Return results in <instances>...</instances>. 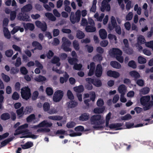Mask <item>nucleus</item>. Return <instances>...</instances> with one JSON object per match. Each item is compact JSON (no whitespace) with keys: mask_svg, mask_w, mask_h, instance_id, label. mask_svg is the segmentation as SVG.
I'll list each match as a JSON object with an SVG mask.
<instances>
[{"mask_svg":"<svg viewBox=\"0 0 153 153\" xmlns=\"http://www.w3.org/2000/svg\"><path fill=\"white\" fill-rule=\"evenodd\" d=\"M110 65L112 67L116 69H120L121 68V65L115 61H112L111 62Z\"/></svg>","mask_w":153,"mask_h":153,"instance_id":"obj_29","label":"nucleus"},{"mask_svg":"<svg viewBox=\"0 0 153 153\" xmlns=\"http://www.w3.org/2000/svg\"><path fill=\"white\" fill-rule=\"evenodd\" d=\"M134 10L135 11H137V13L140 15L141 13V8L140 7H139L137 4H136L134 7Z\"/></svg>","mask_w":153,"mask_h":153,"instance_id":"obj_47","label":"nucleus"},{"mask_svg":"<svg viewBox=\"0 0 153 153\" xmlns=\"http://www.w3.org/2000/svg\"><path fill=\"white\" fill-rule=\"evenodd\" d=\"M13 54V51L12 50H8L5 52V55L7 57H11Z\"/></svg>","mask_w":153,"mask_h":153,"instance_id":"obj_63","label":"nucleus"},{"mask_svg":"<svg viewBox=\"0 0 153 153\" xmlns=\"http://www.w3.org/2000/svg\"><path fill=\"white\" fill-rule=\"evenodd\" d=\"M32 8V6L30 4H28L24 6L21 9L22 12H27L30 11Z\"/></svg>","mask_w":153,"mask_h":153,"instance_id":"obj_27","label":"nucleus"},{"mask_svg":"<svg viewBox=\"0 0 153 153\" xmlns=\"http://www.w3.org/2000/svg\"><path fill=\"white\" fill-rule=\"evenodd\" d=\"M33 144L32 142H28L24 145H21V146L23 149H28L31 147L33 146Z\"/></svg>","mask_w":153,"mask_h":153,"instance_id":"obj_32","label":"nucleus"},{"mask_svg":"<svg viewBox=\"0 0 153 153\" xmlns=\"http://www.w3.org/2000/svg\"><path fill=\"white\" fill-rule=\"evenodd\" d=\"M107 74L108 76L114 78H117L120 76V74L119 72L111 70L108 71L107 72Z\"/></svg>","mask_w":153,"mask_h":153,"instance_id":"obj_18","label":"nucleus"},{"mask_svg":"<svg viewBox=\"0 0 153 153\" xmlns=\"http://www.w3.org/2000/svg\"><path fill=\"white\" fill-rule=\"evenodd\" d=\"M64 77V78L63 77H61L60 78V81L61 83H63L65 82H66L69 76L68 74L66 73L65 72Z\"/></svg>","mask_w":153,"mask_h":153,"instance_id":"obj_42","label":"nucleus"},{"mask_svg":"<svg viewBox=\"0 0 153 153\" xmlns=\"http://www.w3.org/2000/svg\"><path fill=\"white\" fill-rule=\"evenodd\" d=\"M138 63L141 64L145 63L146 62V59L142 56H140L138 57Z\"/></svg>","mask_w":153,"mask_h":153,"instance_id":"obj_51","label":"nucleus"},{"mask_svg":"<svg viewBox=\"0 0 153 153\" xmlns=\"http://www.w3.org/2000/svg\"><path fill=\"white\" fill-rule=\"evenodd\" d=\"M102 68L101 65L100 64L98 65L96 67L95 75L97 77H100L102 75Z\"/></svg>","mask_w":153,"mask_h":153,"instance_id":"obj_17","label":"nucleus"},{"mask_svg":"<svg viewBox=\"0 0 153 153\" xmlns=\"http://www.w3.org/2000/svg\"><path fill=\"white\" fill-rule=\"evenodd\" d=\"M13 139V138L11 137L4 140V141H3L1 142V145L2 146H4L6 145L9 142L12 140Z\"/></svg>","mask_w":153,"mask_h":153,"instance_id":"obj_60","label":"nucleus"},{"mask_svg":"<svg viewBox=\"0 0 153 153\" xmlns=\"http://www.w3.org/2000/svg\"><path fill=\"white\" fill-rule=\"evenodd\" d=\"M97 2V0H94L93 2V5L90 9V11L93 12H95L96 9V4Z\"/></svg>","mask_w":153,"mask_h":153,"instance_id":"obj_48","label":"nucleus"},{"mask_svg":"<svg viewBox=\"0 0 153 153\" xmlns=\"http://www.w3.org/2000/svg\"><path fill=\"white\" fill-rule=\"evenodd\" d=\"M28 125L27 123H25L20 126L16 130L14 135H16L23 133L27 134L28 132V130L26 128L28 127Z\"/></svg>","mask_w":153,"mask_h":153,"instance_id":"obj_8","label":"nucleus"},{"mask_svg":"<svg viewBox=\"0 0 153 153\" xmlns=\"http://www.w3.org/2000/svg\"><path fill=\"white\" fill-rule=\"evenodd\" d=\"M63 44L62 48L65 51H71V49L68 47L71 44V42L68 39L65 37H63L62 39Z\"/></svg>","mask_w":153,"mask_h":153,"instance_id":"obj_10","label":"nucleus"},{"mask_svg":"<svg viewBox=\"0 0 153 153\" xmlns=\"http://www.w3.org/2000/svg\"><path fill=\"white\" fill-rule=\"evenodd\" d=\"M48 118L50 119L54 120H58L62 119V118L61 117L59 116H50L48 117Z\"/></svg>","mask_w":153,"mask_h":153,"instance_id":"obj_54","label":"nucleus"},{"mask_svg":"<svg viewBox=\"0 0 153 153\" xmlns=\"http://www.w3.org/2000/svg\"><path fill=\"white\" fill-rule=\"evenodd\" d=\"M63 95V91L61 90H57L54 94L53 100L54 101L57 102L59 101L62 98Z\"/></svg>","mask_w":153,"mask_h":153,"instance_id":"obj_12","label":"nucleus"},{"mask_svg":"<svg viewBox=\"0 0 153 153\" xmlns=\"http://www.w3.org/2000/svg\"><path fill=\"white\" fill-rule=\"evenodd\" d=\"M89 97L90 98V99L85 100H84L85 104L88 106L89 105L88 102L90 100H92V101H94L96 97L95 93L94 92H91L89 94H84V99Z\"/></svg>","mask_w":153,"mask_h":153,"instance_id":"obj_9","label":"nucleus"},{"mask_svg":"<svg viewBox=\"0 0 153 153\" xmlns=\"http://www.w3.org/2000/svg\"><path fill=\"white\" fill-rule=\"evenodd\" d=\"M129 74L131 77L136 79L139 78L140 77V76L139 73L134 71L130 72Z\"/></svg>","mask_w":153,"mask_h":153,"instance_id":"obj_25","label":"nucleus"},{"mask_svg":"<svg viewBox=\"0 0 153 153\" xmlns=\"http://www.w3.org/2000/svg\"><path fill=\"white\" fill-rule=\"evenodd\" d=\"M34 79L35 81L39 82H44L47 80L45 77L41 75H39L36 77L34 78Z\"/></svg>","mask_w":153,"mask_h":153,"instance_id":"obj_34","label":"nucleus"},{"mask_svg":"<svg viewBox=\"0 0 153 153\" xmlns=\"http://www.w3.org/2000/svg\"><path fill=\"white\" fill-rule=\"evenodd\" d=\"M89 118V114L88 113H85L80 116L79 117V119L80 120L84 121L88 120Z\"/></svg>","mask_w":153,"mask_h":153,"instance_id":"obj_31","label":"nucleus"},{"mask_svg":"<svg viewBox=\"0 0 153 153\" xmlns=\"http://www.w3.org/2000/svg\"><path fill=\"white\" fill-rule=\"evenodd\" d=\"M105 110V108H95L93 111L94 112L95 114H100L102 113Z\"/></svg>","mask_w":153,"mask_h":153,"instance_id":"obj_43","label":"nucleus"},{"mask_svg":"<svg viewBox=\"0 0 153 153\" xmlns=\"http://www.w3.org/2000/svg\"><path fill=\"white\" fill-rule=\"evenodd\" d=\"M53 125L52 123L51 122H49L47 120H45L41 123L39 124L40 127H45L44 128H40L37 130V132H48L50 131V129L48 128L51 127Z\"/></svg>","mask_w":153,"mask_h":153,"instance_id":"obj_5","label":"nucleus"},{"mask_svg":"<svg viewBox=\"0 0 153 153\" xmlns=\"http://www.w3.org/2000/svg\"><path fill=\"white\" fill-rule=\"evenodd\" d=\"M150 97L149 96H145L141 97L140 101L141 104L143 106V108L144 110L149 109L153 105V102H149Z\"/></svg>","mask_w":153,"mask_h":153,"instance_id":"obj_2","label":"nucleus"},{"mask_svg":"<svg viewBox=\"0 0 153 153\" xmlns=\"http://www.w3.org/2000/svg\"><path fill=\"white\" fill-rule=\"evenodd\" d=\"M146 40L143 36L140 35L137 38V43L140 45L146 43Z\"/></svg>","mask_w":153,"mask_h":153,"instance_id":"obj_26","label":"nucleus"},{"mask_svg":"<svg viewBox=\"0 0 153 153\" xmlns=\"http://www.w3.org/2000/svg\"><path fill=\"white\" fill-rule=\"evenodd\" d=\"M67 95L68 98L71 100L73 99L74 98V95L71 91L70 90H68L67 93Z\"/></svg>","mask_w":153,"mask_h":153,"instance_id":"obj_64","label":"nucleus"},{"mask_svg":"<svg viewBox=\"0 0 153 153\" xmlns=\"http://www.w3.org/2000/svg\"><path fill=\"white\" fill-rule=\"evenodd\" d=\"M104 16V13H102L99 16L98 13H96L94 15V17L97 20L99 21H101L102 20Z\"/></svg>","mask_w":153,"mask_h":153,"instance_id":"obj_44","label":"nucleus"},{"mask_svg":"<svg viewBox=\"0 0 153 153\" xmlns=\"http://www.w3.org/2000/svg\"><path fill=\"white\" fill-rule=\"evenodd\" d=\"M65 131L63 130H57L55 134L59 136V138L62 139L64 138Z\"/></svg>","mask_w":153,"mask_h":153,"instance_id":"obj_28","label":"nucleus"},{"mask_svg":"<svg viewBox=\"0 0 153 153\" xmlns=\"http://www.w3.org/2000/svg\"><path fill=\"white\" fill-rule=\"evenodd\" d=\"M76 36L79 39H81L84 37L85 34L82 31L80 30H78L77 32Z\"/></svg>","mask_w":153,"mask_h":153,"instance_id":"obj_53","label":"nucleus"},{"mask_svg":"<svg viewBox=\"0 0 153 153\" xmlns=\"http://www.w3.org/2000/svg\"><path fill=\"white\" fill-rule=\"evenodd\" d=\"M59 59L58 57L54 56L53 59L52 60V62L54 63H57L56 66H57V68L54 67L53 68V70L55 71L57 73L59 74H61L62 73V71L59 70L58 68L60 65V63L59 62Z\"/></svg>","mask_w":153,"mask_h":153,"instance_id":"obj_14","label":"nucleus"},{"mask_svg":"<svg viewBox=\"0 0 153 153\" xmlns=\"http://www.w3.org/2000/svg\"><path fill=\"white\" fill-rule=\"evenodd\" d=\"M74 91L77 93L82 92L84 90L83 87L82 85H80L78 86L74 87L73 88Z\"/></svg>","mask_w":153,"mask_h":153,"instance_id":"obj_37","label":"nucleus"},{"mask_svg":"<svg viewBox=\"0 0 153 153\" xmlns=\"http://www.w3.org/2000/svg\"><path fill=\"white\" fill-rule=\"evenodd\" d=\"M91 121L92 125H94L93 127L96 128L98 126L104 123L105 120L103 117L100 115H94L91 118Z\"/></svg>","mask_w":153,"mask_h":153,"instance_id":"obj_1","label":"nucleus"},{"mask_svg":"<svg viewBox=\"0 0 153 153\" xmlns=\"http://www.w3.org/2000/svg\"><path fill=\"white\" fill-rule=\"evenodd\" d=\"M133 16V13L131 12H129L126 15V19L127 20L129 21L132 19Z\"/></svg>","mask_w":153,"mask_h":153,"instance_id":"obj_57","label":"nucleus"},{"mask_svg":"<svg viewBox=\"0 0 153 153\" xmlns=\"http://www.w3.org/2000/svg\"><path fill=\"white\" fill-rule=\"evenodd\" d=\"M99 34L100 38L103 39H105L107 36V32L103 29H101L99 30Z\"/></svg>","mask_w":153,"mask_h":153,"instance_id":"obj_24","label":"nucleus"},{"mask_svg":"<svg viewBox=\"0 0 153 153\" xmlns=\"http://www.w3.org/2000/svg\"><path fill=\"white\" fill-rule=\"evenodd\" d=\"M145 45L147 47L152 49L153 51V40L146 42Z\"/></svg>","mask_w":153,"mask_h":153,"instance_id":"obj_58","label":"nucleus"},{"mask_svg":"<svg viewBox=\"0 0 153 153\" xmlns=\"http://www.w3.org/2000/svg\"><path fill=\"white\" fill-rule=\"evenodd\" d=\"M43 106L44 111L48 113L50 107L49 103L47 102H45L43 104Z\"/></svg>","mask_w":153,"mask_h":153,"instance_id":"obj_46","label":"nucleus"},{"mask_svg":"<svg viewBox=\"0 0 153 153\" xmlns=\"http://www.w3.org/2000/svg\"><path fill=\"white\" fill-rule=\"evenodd\" d=\"M19 94L15 92L13 93L12 95V98L14 100H18L19 98Z\"/></svg>","mask_w":153,"mask_h":153,"instance_id":"obj_62","label":"nucleus"},{"mask_svg":"<svg viewBox=\"0 0 153 153\" xmlns=\"http://www.w3.org/2000/svg\"><path fill=\"white\" fill-rule=\"evenodd\" d=\"M128 65L129 66L133 68H135L137 67L136 63L133 60H131L129 62Z\"/></svg>","mask_w":153,"mask_h":153,"instance_id":"obj_56","label":"nucleus"},{"mask_svg":"<svg viewBox=\"0 0 153 153\" xmlns=\"http://www.w3.org/2000/svg\"><path fill=\"white\" fill-rule=\"evenodd\" d=\"M1 76L2 79L5 82H8L10 81V78L8 75L4 74L3 73H2Z\"/></svg>","mask_w":153,"mask_h":153,"instance_id":"obj_36","label":"nucleus"},{"mask_svg":"<svg viewBox=\"0 0 153 153\" xmlns=\"http://www.w3.org/2000/svg\"><path fill=\"white\" fill-rule=\"evenodd\" d=\"M21 94L23 99L27 100L31 95L30 90L27 87H23L21 89Z\"/></svg>","mask_w":153,"mask_h":153,"instance_id":"obj_6","label":"nucleus"},{"mask_svg":"<svg viewBox=\"0 0 153 153\" xmlns=\"http://www.w3.org/2000/svg\"><path fill=\"white\" fill-rule=\"evenodd\" d=\"M131 116L129 114H127L124 116L121 117L120 119L122 120H128L131 119Z\"/></svg>","mask_w":153,"mask_h":153,"instance_id":"obj_50","label":"nucleus"},{"mask_svg":"<svg viewBox=\"0 0 153 153\" xmlns=\"http://www.w3.org/2000/svg\"><path fill=\"white\" fill-rule=\"evenodd\" d=\"M149 88L148 87H145L140 90V94H148L149 91Z\"/></svg>","mask_w":153,"mask_h":153,"instance_id":"obj_45","label":"nucleus"},{"mask_svg":"<svg viewBox=\"0 0 153 153\" xmlns=\"http://www.w3.org/2000/svg\"><path fill=\"white\" fill-rule=\"evenodd\" d=\"M95 65L94 62H91L90 65L88 66V68L89 69L88 73V76H91L94 73V70L95 68Z\"/></svg>","mask_w":153,"mask_h":153,"instance_id":"obj_21","label":"nucleus"},{"mask_svg":"<svg viewBox=\"0 0 153 153\" xmlns=\"http://www.w3.org/2000/svg\"><path fill=\"white\" fill-rule=\"evenodd\" d=\"M123 42L125 46L123 48V51L128 54H131L132 53L133 51L132 49L128 47V42L127 39H124Z\"/></svg>","mask_w":153,"mask_h":153,"instance_id":"obj_15","label":"nucleus"},{"mask_svg":"<svg viewBox=\"0 0 153 153\" xmlns=\"http://www.w3.org/2000/svg\"><path fill=\"white\" fill-rule=\"evenodd\" d=\"M4 93L3 90H0V109L2 108V106L1 103L3 102L4 97L3 94Z\"/></svg>","mask_w":153,"mask_h":153,"instance_id":"obj_49","label":"nucleus"},{"mask_svg":"<svg viewBox=\"0 0 153 153\" xmlns=\"http://www.w3.org/2000/svg\"><path fill=\"white\" fill-rule=\"evenodd\" d=\"M86 80L89 84L92 83L96 87H100L102 85L101 80L99 79H96L94 80L92 78H86Z\"/></svg>","mask_w":153,"mask_h":153,"instance_id":"obj_13","label":"nucleus"},{"mask_svg":"<svg viewBox=\"0 0 153 153\" xmlns=\"http://www.w3.org/2000/svg\"><path fill=\"white\" fill-rule=\"evenodd\" d=\"M118 91L121 94H125L127 91V87L125 85L121 84L118 87Z\"/></svg>","mask_w":153,"mask_h":153,"instance_id":"obj_20","label":"nucleus"},{"mask_svg":"<svg viewBox=\"0 0 153 153\" xmlns=\"http://www.w3.org/2000/svg\"><path fill=\"white\" fill-rule=\"evenodd\" d=\"M108 38L109 39L110 42L116 43V37L114 35L111 34H109L108 35Z\"/></svg>","mask_w":153,"mask_h":153,"instance_id":"obj_38","label":"nucleus"},{"mask_svg":"<svg viewBox=\"0 0 153 153\" xmlns=\"http://www.w3.org/2000/svg\"><path fill=\"white\" fill-rule=\"evenodd\" d=\"M81 11L79 10H77L75 13V16H74V13L71 12L70 16V20L72 23L74 24L79 22L81 18Z\"/></svg>","mask_w":153,"mask_h":153,"instance_id":"obj_7","label":"nucleus"},{"mask_svg":"<svg viewBox=\"0 0 153 153\" xmlns=\"http://www.w3.org/2000/svg\"><path fill=\"white\" fill-rule=\"evenodd\" d=\"M32 44L33 46L35 47L36 49L41 50L42 48V47L41 45L36 41H35L33 42L32 43Z\"/></svg>","mask_w":153,"mask_h":153,"instance_id":"obj_35","label":"nucleus"},{"mask_svg":"<svg viewBox=\"0 0 153 153\" xmlns=\"http://www.w3.org/2000/svg\"><path fill=\"white\" fill-rule=\"evenodd\" d=\"M35 24L37 27L40 28L42 31H44L46 30L47 26L45 22L42 23L39 21H36L35 22Z\"/></svg>","mask_w":153,"mask_h":153,"instance_id":"obj_16","label":"nucleus"},{"mask_svg":"<svg viewBox=\"0 0 153 153\" xmlns=\"http://www.w3.org/2000/svg\"><path fill=\"white\" fill-rule=\"evenodd\" d=\"M3 32L5 37L7 39H10V34L8 29L4 27Z\"/></svg>","mask_w":153,"mask_h":153,"instance_id":"obj_41","label":"nucleus"},{"mask_svg":"<svg viewBox=\"0 0 153 153\" xmlns=\"http://www.w3.org/2000/svg\"><path fill=\"white\" fill-rule=\"evenodd\" d=\"M18 19L20 20L28 21L30 19V17L26 14H24L22 13H19L18 16Z\"/></svg>","mask_w":153,"mask_h":153,"instance_id":"obj_19","label":"nucleus"},{"mask_svg":"<svg viewBox=\"0 0 153 153\" xmlns=\"http://www.w3.org/2000/svg\"><path fill=\"white\" fill-rule=\"evenodd\" d=\"M46 92L48 96H51L53 93V89L51 87H47L46 88Z\"/></svg>","mask_w":153,"mask_h":153,"instance_id":"obj_55","label":"nucleus"},{"mask_svg":"<svg viewBox=\"0 0 153 153\" xmlns=\"http://www.w3.org/2000/svg\"><path fill=\"white\" fill-rule=\"evenodd\" d=\"M35 116L34 114H32L28 117L27 119V121L28 122H32L35 119Z\"/></svg>","mask_w":153,"mask_h":153,"instance_id":"obj_59","label":"nucleus"},{"mask_svg":"<svg viewBox=\"0 0 153 153\" xmlns=\"http://www.w3.org/2000/svg\"><path fill=\"white\" fill-rule=\"evenodd\" d=\"M96 30L94 25L88 26L85 27V30L88 32H94Z\"/></svg>","mask_w":153,"mask_h":153,"instance_id":"obj_39","label":"nucleus"},{"mask_svg":"<svg viewBox=\"0 0 153 153\" xmlns=\"http://www.w3.org/2000/svg\"><path fill=\"white\" fill-rule=\"evenodd\" d=\"M10 117V115L8 113L3 114L1 116V119L4 120H7L9 119Z\"/></svg>","mask_w":153,"mask_h":153,"instance_id":"obj_61","label":"nucleus"},{"mask_svg":"<svg viewBox=\"0 0 153 153\" xmlns=\"http://www.w3.org/2000/svg\"><path fill=\"white\" fill-rule=\"evenodd\" d=\"M24 108L23 107H21L20 109L16 110V112L18 117L20 118L22 117L25 114L24 111H23Z\"/></svg>","mask_w":153,"mask_h":153,"instance_id":"obj_30","label":"nucleus"},{"mask_svg":"<svg viewBox=\"0 0 153 153\" xmlns=\"http://www.w3.org/2000/svg\"><path fill=\"white\" fill-rule=\"evenodd\" d=\"M123 125L121 123H117L116 124H112L109 126V128L111 129H113L114 130H121L122 128H120Z\"/></svg>","mask_w":153,"mask_h":153,"instance_id":"obj_22","label":"nucleus"},{"mask_svg":"<svg viewBox=\"0 0 153 153\" xmlns=\"http://www.w3.org/2000/svg\"><path fill=\"white\" fill-rule=\"evenodd\" d=\"M24 27L26 29H29L30 30H32L34 28V25L31 23H27L26 25H24Z\"/></svg>","mask_w":153,"mask_h":153,"instance_id":"obj_40","label":"nucleus"},{"mask_svg":"<svg viewBox=\"0 0 153 153\" xmlns=\"http://www.w3.org/2000/svg\"><path fill=\"white\" fill-rule=\"evenodd\" d=\"M68 107L70 108H74L76 106L77 104L76 102L74 101H71L67 103Z\"/></svg>","mask_w":153,"mask_h":153,"instance_id":"obj_52","label":"nucleus"},{"mask_svg":"<svg viewBox=\"0 0 153 153\" xmlns=\"http://www.w3.org/2000/svg\"><path fill=\"white\" fill-rule=\"evenodd\" d=\"M45 15L49 19L52 21H55L56 19V18L51 13H47L45 14Z\"/></svg>","mask_w":153,"mask_h":153,"instance_id":"obj_33","label":"nucleus"},{"mask_svg":"<svg viewBox=\"0 0 153 153\" xmlns=\"http://www.w3.org/2000/svg\"><path fill=\"white\" fill-rule=\"evenodd\" d=\"M111 22L108 24V28L110 31L113 30L115 28L116 33L120 34L121 33V27L117 25V24L115 18L112 16L110 18Z\"/></svg>","mask_w":153,"mask_h":153,"instance_id":"obj_3","label":"nucleus"},{"mask_svg":"<svg viewBox=\"0 0 153 153\" xmlns=\"http://www.w3.org/2000/svg\"><path fill=\"white\" fill-rule=\"evenodd\" d=\"M111 0H103L101 4L100 8L102 12L104 11H108L110 10L111 7L108 3Z\"/></svg>","mask_w":153,"mask_h":153,"instance_id":"obj_11","label":"nucleus"},{"mask_svg":"<svg viewBox=\"0 0 153 153\" xmlns=\"http://www.w3.org/2000/svg\"><path fill=\"white\" fill-rule=\"evenodd\" d=\"M35 64L36 66L39 68H37L35 70V72L36 74H39L40 72V70L43 68V66L42 64L37 60L35 61Z\"/></svg>","mask_w":153,"mask_h":153,"instance_id":"obj_23","label":"nucleus"},{"mask_svg":"<svg viewBox=\"0 0 153 153\" xmlns=\"http://www.w3.org/2000/svg\"><path fill=\"white\" fill-rule=\"evenodd\" d=\"M109 54L112 56H116L117 60L120 63H123V58L121 56L122 51L118 48H112L109 51Z\"/></svg>","mask_w":153,"mask_h":153,"instance_id":"obj_4","label":"nucleus"}]
</instances>
